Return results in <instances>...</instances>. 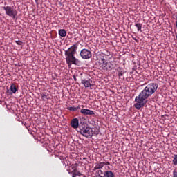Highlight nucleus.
Wrapping results in <instances>:
<instances>
[{"instance_id":"1","label":"nucleus","mask_w":177,"mask_h":177,"mask_svg":"<svg viewBox=\"0 0 177 177\" xmlns=\"http://www.w3.org/2000/svg\"><path fill=\"white\" fill-rule=\"evenodd\" d=\"M157 89H158V84H157V83H150L147 84L139 95L136 97L134 107L138 110L143 109L145 105L147 103V99H149L151 95L156 93Z\"/></svg>"},{"instance_id":"2","label":"nucleus","mask_w":177,"mask_h":177,"mask_svg":"<svg viewBox=\"0 0 177 177\" xmlns=\"http://www.w3.org/2000/svg\"><path fill=\"white\" fill-rule=\"evenodd\" d=\"M78 49V44H73L67 50H65L66 61L68 66H81V61L75 58V53Z\"/></svg>"},{"instance_id":"3","label":"nucleus","mask_w":177,"mask_h":177,"mask_svg":"<svg viewBox=\"0 0 177 177\" xmlns=\"http://www.w3.org/2000/svg\"><path fill=\"white\" fill-rule=\"evenodd\" d=\"M3 9L5 10L6 15H7V16L12 17V19H16L17 16V10L15 9V7L8 6L3 7Z\"/></svg>"},{"instance_id":"4","label":"nucleus","mask_w":177,"mask_h":177,"mask_svg":"<svg viewBox=\"0 0 177 177\" xmlns=\"http://www.w3.org/2000/svg\"><path fill=\"white\" fill-rule=\"evenodd\" d=\"M80 133L83 136H85V138H91L93 136V131L90 127H86L84 129V127H80Z\"/></svg>"},{"instance_id":"5","label":"nucleus","mask_w":177,"mask_h":177,"mask_svg":"<svg viewBox=\"0 0 177 177\" xmlns=\"http://www.w3.org/2000/svg\"><path fill=\"white\" fill-rule=\"evenodd\" d=\"M80 55L82 59H91V57H92V53L91 52V50L86 48L82 49L80 51Z\"/></svg>"},{"instance_id":"6","label":"nucleus","mask_w":177,"mask_h":177,"mask_svg":"<svg viewBox=\"0 0 177 177\" xmlns=\"http://www.w3.org/2000/svg\"><path fill=\"white\" fill-rule=\"evenodd\" d=\"M81 82H82V84H84V86L85 88H91V87L93 86V84H92V82H93L90 78L82 79Z\"/></svg>"},{"instance_id":"7","label":"nucleus","mask_w":177,"mask_h":177,"mask_svg":"<svg viewBox=\"0 0 177 177\" xmlns=\"http://www.w3.org/2000/svg\"><path fill=\"white\" fill-rule=\"evenodd\" d=\"M80 113L81 114H82V115H95V111L90 110V109H82L80 110Z\"/></svg>"},{"instance_id":"8","label":"nucleus","mask_w":177,"mask_h":177,"mask_svg":"<svg viewBox=\"0 0 177 177\" xmlns=\"http://www.w3.org/2000/svg\"><path fill=\"white\" fill-rule=\"evenodd\" d=\"M71 125L72 128H74V129H77L78 127L80 126V121L77 118H74L71 122Z\"/></svg>"},{"instance_id":"9","label":"nucleus","mask_w":177,"mask_h":177,"mask_svg":"<svg viewBox=\"0 0 177 177\" xmlns=\"http://www.w3.org/2000/svg\"><path fill=\"white\" fill-rule=\"evenodd\" d=\"M77 176L86 177V176H84V174H81L78 170L75 169H73V171H72V177H77Z\"/></svg>"},{"instance_id":"10","label":"nucleus","mask_w":177,"mask_h":177,"mask_svg":"<svg viewBox=\"0 0 177 177\" xmlns=\"http://www.w3.org/2000/svg\"><path fill=\"white\" fill-rule=\"evenodd\" d=\"M58 34H59V37H66V35H67V32L64 29H60L58 31Z\"/></svg>"},{"instance_id":"11","label":"nucleus","mask_w":177,"mask_h":177,"mask_svg":"<svg viewBox=\"0 0 177 177\" xmlns=\"http://www.w3.org/2000/svg\"><path fill=\"white\" fill-rule=\"evenodd\" d=\"M103 167H104V163L103 162L98 163L94 167V171H96V169H100L103 168Z\"/></svg>"},{"instance_id":"12","label":"nucleus","mask_w":177,"mask_h":177,"mask_svg":"<svg viewBox=\"0 0 177 177\" xmlns=\"http://www.w3.org/2000/svg\"><path fill=\"white\" fill-rule=\"evenodd\" d=\"M41 99H43V100H48V99H49V93H46V92H44L41 93Z\"/></svg>"},{"instance_id":"13","label":"nucleus","mask_w":177,"mask_h":177,"mask_svg":"<svg viewBox=\"0 0 177 177\" xmlns=\"http://www.w3.org/2000/svg\"><path fill=\"white\" fill-rule=\"evenodd\" d=\"M10 91L13 93H16V92H17V87L15 85V84H11Z\"/></svg>"},{"instance_id":"14","label":"nucleus","mask_w":177,"mask_h":177,"mask_svg":"<svg viewBox=\"0 0 177 177\" xmlns=\"http://www.w3.org/2000/svg\"><path fill=\"white\" fill-rule=\"evenodd\" d=\"M104 175H105L106 177H113V176H115L114 173H113V171H105Z\"/></svg>"},{"instance_id":"15","label":"nucleus","mask_w":177,"mask_h":177,"mask_svg":"<svg viewBox=\"0 0 177 177\" xmlns=\"http://www.w3.org/2000/svg\"><path fill=\"white\" fill-rule=\"evenodd\" d=\"M135 26L137 28L138 31L142 32V24H140V23L136 24Z\"/></svg>"},{"instance_id":"16","label":"nucleus","mask_w":177,"mask_h":177,"mask_svg":"<svg viewBox=\"0 0 177 177\" xmlns=\"http://www.w3.org/2000/svg\"><path fill=\"white\" fill-rule=\"evenodd\" d=\"M82 158H81V160H86V162H91V156H87V158H85V157H84V156H81Z\"/></svg>"},{"instance_id":"17","label":"nucleus","mask_w":177,"mask_h":177,"mask_svg":"<svg viewBox=\"0 0 177 177\" xmlns=\"http://www.w3.org/2000/svg\"><path fill=\"white\" fill-rule=\"evenodd\" d=\"M67 109L68 110H69V111H74V112L77 111V109H75V106H70V107H68Z\"/></svg>"},{"instance_id":"18","label":"nucleus","mask_w":177,"mask_h":177,"mask_svg":"<svg viewBox=\"0 0 177 177\" xmlns=\"http://www.w3.org/2000/svg\"><path fill=\"white\" fill-rule=\"evenodd\" d=\"M173 164L174 165H177V156H175L173 159Z\"/></svg>"},{"instance_id":"19","label":"nucleus","mask_w":177,"mask_h":177,"mask_svg":"<svg viewBox=\"0 0 177 177\" xmlns=\"http://www.w3.org/2000/svg\"><path fill=\"white\" fill-rule=\"evenodd\" d=\"M15 43L17 44V45H19V46L23 45V41L20 40L15 41Z\"/></svg>"},{"instance_id":"20","label":"nucleus","mask_w":177,"mask_h":177,"mask_svg":"<svg viewBox=\"0 0 177 177\" xmlns=\"http://www.w3.org/2000/svg\"><path fill=\"white\" fill-rule=\"evenodd\" d=\"M173 177H177V171L176 170H174L173 171Z\"/></svg>"},{"instance_id":"21","label":"nucleus","mask_w":177,"mask_h":177,"mask_svg":"<svg viewBox=\"0 0 177 177\" xmlns=\"http://www.w3.org/2000/svg\"><path fill=\"white\" fill-rule=\"evenodd\" d=\"M98 175H99V176H102L101 175H103V171L98 170Z\"/></svg>"},{"instance_id":"22","label":"nucleus","mask_w":177,"mask_h":177,"mask_svg":"<svg viewBox=\"0 0 177 177\" xmlns=\"http://www.w3.org/2000/svg\"><path fill=\"white\" fill-rule=\"evenodd\" d=\"M75 109H76V111L78 110H81V106H78L75 107Z\"/></svg>"},{"instance_id":"23","label":"nucleus","mask_w":177,"mask_h":177,"mask_svg":"<svg viewBox=\"0 0 177 177\" xmlns=\"http://www.w3.org/2000/svg\"><path fill=\"white\" fill-rule=\"evenodd\" d=\"M101 62H102V63H104V62H106V59H101Z\"/></svg>"},{"instance_id":"24","label":"nucleus","mask_w":177,"mask_h":177,"mask_svg":"<svg viewBox=\"0 0 177 177\" xmlns=\"http://www.w3.org/2000/svg\"><path fill=\"white\" fill-rule=\"evenodd\" d=\"M118 77H122V73H120L118 74Z\"/></svg>"},{"instance_id":"25","label":"nucleus","mask_w":177,"mask_h":177,"mask_svg":"<svg viewBox=\"0 0 177 177\" xmlns=\"http://www.w3.org/2000/svg\"><path fill=\"white\" fill-rule=\"evenodd\" d=\"M73 80L74 81H77V77H75V75H73Z\"/></svg>"},{"instance_id":"26","label":"nucleus","mask_w":177,"mask_h":177,"mask_svg":"<svg viewBox=\"0 0 177 177\" xmlns=\"http://www.w3.org/2000/svg\"><path fill=\"white\" fill-rule=\"evenodd\" d=\"M64 162H67V158H65V160H64Z\"/></svg>"},{"instance_id":"27","label":"nucleus","mask_w":177,"mask_h":177,"mask_svg":"<svg viewBox=\"0 0 177 177\" xmlns=\"http://www.w3.org/2000/svg\"><path fill=\"white\" fill-rule=\"evenodd\" d=\"M59 158H60V160H62V158H63V156L59 157Z\"/></svg>"},{"instance_id":"28","label":"nucleus","mask_w":177,"mask_h":177,"mask_svg":"<svg viewBox=\"0 0 177 177\" xmlns=\"http://www.w3.org/2000/svg\"><path fill=\"white\" fill-rule=\"evenodd\" d=\"M133 39H134V41H136V39H135V38H133Z\"/></svg>"},{"instance_id":"29","label":"nucleus","mask_w":177,"mask_h":177,"mask_svg":"<svg viewBox=\"0 0 177 177\" xmlns=\"http://www.w3.org/2000/svg\"><path fill=\"white\" fill-rule=\"evenodd\" d=\"M107 165H110V163L107 162Z\"/></svg>"},{"instance_id":"30","label":"nucleus","mask_w":177,"mask_h":177,"mask_svg":"<svg viewBox=\"0 0 177 177\" xmlns=\"http://www.w3.org/2000/svg\"><path fill=\"white\" fill-rule=\"evenodd\" d=\"M100 66H102V63L100 62Z\"/></svg>"},{"instance_id":"31","label":"nucleus","mask_w":177,"mask_h":177,"mask_svg":"<svg viewBox=\"0 0 177 177\" xmlns=\"http://www.w3.org/2000/svg\"><path fill=\"white\" fill-rule=\"evenodd\" d=\"M35 2H37L38 1V0H35Z\"/></svg>"}]
</instances>
